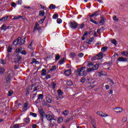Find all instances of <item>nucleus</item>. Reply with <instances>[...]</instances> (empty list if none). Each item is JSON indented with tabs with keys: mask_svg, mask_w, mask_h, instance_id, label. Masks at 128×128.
<instances>
[{
	"mask_svg": "<svg viewBox=\"0 0 128 128\" xmlns=\"http://www.w3.org/2000/svg\"><path fill=\"white\" fill-rule=\"evenodd\" d=\"M24 42H26V38H24L22 39V38L20 37L16 40L13 42V44L14 46H16V44H18V46H22V44H24Z\"/></svg>",
	"mask_w": 128,
	"mask_h": 128,
	"instance_id": "nucleus-1",
	"label": "nucleus"
},
{
	"mask_svg": "<svg viewBox=\"0 0 128 128\" xmlns=\"http://www.w3.org/2000/svg\"><path fill=\"white\" fill-rule=\"evenodd\" d=\"M77 72L78 74V75L80 76H86L88 73L86 72V68L85 67H80L78 69Z\"/></svg>",
	"mask_w": 128,
	"mask_h": 128,
	"instance_id": "nucleus-2",
	"label": "nucleus"
},
{
	"mask_svg": "<svg viewBox=\"0 0 128 128\" xmlns=\"http://www.w3.org/2000/svg\"><path fill=\"white\" fill-rule=\"evenodd\" d=\"M88 68H94V70H97L98 68V64H95L94 65L92 62H88Z\"/></svg>",
	"mask_w": 128,
	"mask_h": 128,
	"instance_id": "nucleus-3",
	"label": "nucleus"
},
{
	"mask_svg": "<svg viewBox=\"0 0 128 128\" xmlns=\"http://www.w3.org/2000/svg\"><path fill=\"white\" fill-rule=\"evenodd\" d=\"M44 118H46L48 120H56L54 118H52V116L50 114H46L44 116Z\"/></svg>",
	"mask_w": 128,
	"mask_h": 128,
	"instance_id": "nucleus-4",
	"label": "nucleus"
},
{
	"mask_svg": "<svg viewBox=\"0 0 128 128\" xmlns=\"http://www.w3.org/2000/svg\"><path fill=\"white\" fill-rule=\"evenodd\" d=\"M44 98V95L42 94H38V98L37 100L35 102L36 104H38L40 102V100H42Z\"/></svg>",
	"mask_w": 128,
	"mask_h": 128,
	"instance_id": "nucleus-5",
	"label": "nucleus"
},
{
	"mask_svg": "<svg viewBox=\"0 0 128 128\" xmlns=\"http://www.w3.org/2000/svg\"><path fill=\"white\" fill-rule=\"evenodd\" d=\"M70 26L71 28H76L78 27V24L74 22H72L70 23Z\"/></svg>",
	"mask_w": 128,
	"mask_h": 128,
	"instance_id": "nucleus-6",
	"label": "nucleus"
},
{
	"mask_svg": "<svg viewBox=\"0 0 128 128\" xmlns=\"http://www.w3.org/2000/svg\"><path fill=\"white\" fill-rule=\"evenodd\" d=\"M39 113L41 116V120L44 122V116L46 114L42 109H39Z\"/></svg>",
	"mask_w": 128,
	"mask_h": 128,
	"instance_id": "nucleus-7",
	"label": "nucleus"
},
{
	"mask_svg": "<svg viewBox=\"0 0 128 128\" xmlns=\"http://www.w3.org/2000/svg\"><path fill=\"white\" fill-rule=\"evenodd\" d=\"M12 76H14V74L12 73L8 74V78H6V82H10Z\"/></svg>",
	"mask_w": 128,
	"mask_h": 128,
	"instance_id": "nucleus-8",
	"label": "nucleus"
},
{
	"mask_svg": "<svg viewBox=\"0 0 128 128\" xmlns=\"http://www.w3.org/2000/svg\"><path fill=\"white\" fill-rule=\"evenodd\" d=\"M98 114L100 116H102V118H106V116H108V115L102 112H97Z\"/></svg>",
	"mask_w": 128,
	"mask_h": 128,
	"instance_id": "nucleus-9",
	"label": "nucleus"
},
{
	"mask_svg": "<svg viewBox=\"0 0 128 128\" xmlns=\"http://www.w3.org/2000/svg\"><path fill=\"white\" fill-rule=\"evenodd\" d=\"M24 124V123H21V124H16L13 126V128H22Z\"/></svg>",
	"mask_w": 128,
	"mask_h": 128,
	"instance_id": "nucleus-10",
	"label": "nucleus"
},
{
	"mask_svg": "<svg viewBox=\"0 0 128 128\" xmlns=\"http://www.w3.org/2000/svg\"><path fill=\"white\" fill-rule=\"evenodd\" d=\"M65 76H70L72 74V70H66L64 72Z\"/></svg>",
	"mask_w": 128,
	"mask_h": 128,
	"instance_id": "nucleus-11",
	"label": "nucleus"
},
{
	"mask_svg": "<svg viewBox=\"0 0 128 128\" xmlns=\"http://www.w3.org/2000/svg\"><path fill=\"white\" fill-rule=\"evenodd\" d=\"M114 112H122V108H114Z\"/></svg>",
	"mask_w": 128,
	"mask_h": 128,
	"instance_id": "nucleus-12",
	"label": "nucleus"
},
{
	"mask_svg": "<svg viewBox=\"0 0 128 128\" xmlns=\"http://www.w3.org/2000/svg\"><path fill=\"white\" fill-rule=\"evenodd\" d=\"M46 100L48 104H52V97H50V96H46Z\"/></svg>",
	"mask_w": 128,
	"mask_h": 128,
	"instance_id": "nucleus-13",
	"label": "nucleus"
},
{
	"mask_svg": "<svg viewBox=\"0 0 128 128\" xmlns=\"http://www.w3.org/2000/svg\"><path fill=\"white\" fill-rule=\"evenodd\" d=\"M106 72H102L98 73V76H106Z\"/></svg>",
	"mask_w": 128,
	"mask_h": 128,
	"instance_id": "nucleus-14",
	"label": "nucleus"
},
{
	"mask_svg": "<svg viewBox=\"0 0 128 128\" xmlns=\"http://www.w3.org/2000/svg\"><path fill=\"white\" fill-rule=\"evenodd\" d=\"M24 122H25L26 124H30V118L26 117L24 119Z\"/></svg>",
	"mask_w": 128,
	"mask_h": 128,
	"instance_id": "nucleus-15",
	"label": "nucleus"
},
{
	"mask_svg": "<svg viewBox=\"0 0 128 128\" xmlns=\"http://www.w3.org/2000/svg\"><path fill=\"white\" fill-rule=\"evenodd\" d=\"M87 80H88V84H94V80L92 79V78H87Z\"/></svg>",
	"mask_w": 128,
	"mask_h": 128,
	"instance_id": "nucleus-16",
	"label": "nucleus"
},
{
	"mask_svg": "<svg viewBox=\"0 0 128 128\" xmlns=\"http://www.w3.org/2000/svg\"><path fill=\"white\" fill-rule=\"evenodd\" d=\"M118 60V62H128V59L124 57H119Z\"/></svg>",
	"mask_w": 128,
	"mask_h": 128,
	"instance_id": "nucleus-17",
	"label": "nucleus"
},
{
	"mask_svg": "<svg viewBox=\"0 0 128 128\" xmlns=\"http://www.w3.org/2000/svg\"><path fill=\"white\" fill-rule=\"evenodd\" d=\"M96 56L98 60H100V58H104V54L102 52H100L96 55Z\"/></svg>",
	"mask_w": 128,
	"mask_h": 128,
	"instance_id": "nucleus-18",
	"label": "nucleus"
},
{
	"mask_svg": "<svg viewBox=\"0 0 128 128\" xmlns=\"http://www.w3.org/2000/svg\"><path fill=\"white\" fill-rule=\"evenodd\" d=\"M64 122V118L62 117L58 118V124H61V122Z\"/></svg>",
	"mask_w": 128,
	"mask_h": 128,
	"instance_id": "nucleus-19",
	"label": "nucleus"
},
{
	"mask_svg": "<svg viewBox=\"0 0 128 128\" xmlns=\"http://www.w3.org/2000/svg\"><path fill=\"white\" fill-rule=\"evenodd\" d=\"M62 114H64V116H68V111L67 110H64L62 112Z\"/></svg>",
	"mask_w": 128,
	"mask_h": 128,
	"instance_id": "nucleus-20",
	"label": "nucleus"
},
{
	"mask_svg": "<svg viewBox=\"0 0 128 128\" xmlns=\"http://www.w3.org/2000/svg\"><path fill=\"white\" fill-rule=\"evenodd\" d=\"M39 15L40 16H44V10H40Z\"/></svg>",
	"mask_w": 128,
	"mask_h": 128,
	"instance_id": "nucleus-21",
	"label": "nucleus"
},
{
	"mask_svg": "<svg viewBox=\"0 0 128 128\" xmlns=\"http://www.w3.org/2000/svg\"><path fill=\"white\" fill-rule=\"evenodd\" d=\"M94 38H90L88 40V44H90L94 42Z\"/></svg>",
	"mask_w": 128,
	"mask_h": 128,
	"instance_id": "nucleus-22",
	"label": "nucleus"
},
{
	"mask_svg": "<svg viewBox=\"0 0 128 128\" xmlns=\"http://www.w3.org/2000/svg\"><path fill=\"white\" fill-rule=\"evenodd\" d=\"M89 68H87V72H92V70H94V68H92V67H88Z\"/></svg>",
	"mask_w": 128,
	"mask_h": 128,
	"instance_id": "nucleus-23",
	"label": "nucleus"
},
{
	"mask_svg": "<svg viewBox=\"0 0 128 128\" xmlns=\"http://www.w3.org/2000/svg\"><path fill=\"white\" fill-rule=\"evenodd\" d=\"M92 125L94 128H96V121H92Z\"/></svg>",
	"mask_w": 128,
	"mask_h": 128,
	"instance_id": "nucleus-24",
	"label": "nucleus"
},
{
	"mask_svg": "<svg viewBox=\"0 0 128 128\" xmlns=\"http://www.w3.org/2000/svg\"><path fill=\"white\" fill-rule=\"evenodd\" d=\"M14 94V91L12 90H10L8 92V96H12Z\"/></svg>",
	"mask_w": 128,
	"mask_h": 128,
	"instance_id": "nucleus-25",
	"label": "nucleus"
},
{
	"mask_svg": "<svg viewBox=\"0 0 128 128\" xmlns=\"http://www.w3.org/2000/svg\"><path fill=\"white\" fill-rule=\"evenodd\" d=\"M20 18H21L23 20H26V22H28V18H26V16H20Z\"/></svg>",
	"mask_w": 128,
	"mask_h": 128,
	"instance_id": "nucleus-26",
	"label": "nucleus"
},
{
	"mask_svg": "<svg viewBox=\"0 0 128 128\" xmlns=\"http://www.w3.org/2000/svg\"><path fill=\"white\" fill-rule=\"evenodd\" d=\"M122 56H128V51L122 52Z\"/></svg>",
	"mask_w": 128,
	"mask_h": 128,
	"instance_id": "nucleus-27",
	"label": "nucleus"
},
{
	"mask_svg": "<svg viewBox=\"0 0 128 128\" xmlns=\"http://www.w3.org/2000/svg\"><path fill=\"white\" fill-rule=\"evenodd\" d=\"M66 58H62V60H60L59 61V64H64V60H65Z\"/></svg>",
	"mask_w": 128,
	"mask_h": 128,
	"instance_id": "nucleus-28",
	"label": "nucleus"
},
{
	"mask_svg": "<svg viewBox=\"0 0 128 128\" xmlns=\"http://www.w3.org/2000/svg\"><path fill=\"white\" fill-rule=\"evenodd\" d=\"M57 92L58 94V96H62V94H64V92L60 90H58Z\"/></svg>",
	"mask_w": 128,
	"mask_h": 128,
	"instance_id": "nucleus-29",
	"label": "nucleus"
},
{
	"mask_svg": "<svg viewBox=\"0 0 128 128\" xmlns=\"http://www.w3.org/2000/svg\"><path fill=\"white\" fill-rule=\"evenodd\" d=\"M12 46H9L7 49L8 52H12Z\"/></svg>",
	"mask_w": 128,
	"mask_h": 128,
	"instance_id": "nucleus-30",
	"label": "nucleus"
},
{
	"mask_svg": "<svg viewBox=\"0 0 128 128\" xmlns=\"http://www.w3.org/2000/svg\"><path fill=\"white\" fill-rule=\"evenodd\" d=\"M56 8V6L55 5L52 4L50 5V6H49V8L50 10H54V8Z\"/></svg>",
	"mask_w": 128,
	"mask_h": 128,
	"instance_id": "nucleus-31",
	"label": "nucleus"
},
{
	"mask_svg": "<svg viewBox=\"0 0 128 128\" xmlns=\"http://www.w3.org/2000/svg\"><path fill=\"white\" fill-rule=\"evenodd\" d=\"M22 50V48H18L16 50V52H20Z\"/></svg>",
	"mask_w": 128,
	"mask_h": 128,
	"instance_id": "nucleus-32",
	"label": "nucleus"
},
{
	"mask_svg": "<svg viewBox=\"0 0 128 128\" xmlns=\"http://www.w3.org/2000/svg\"><path fill=\"white\" fill-rule=\"evenodd\" d=\"M4 68H0V74H4Z\"/></svg>",
	"mask_w": 128,
	"mask_h": 128,
	"instance_id": "nucleus-33",
	"label": "nucleus"
},
{
	"mask_svg": "<svg viewBox=\"0 0 128 128\" xmlns=\"http://www.w3.org/2000/svg\"><path fill=\"white\" fill-rule=\"evenodd\" d=\"M46 69H42V76H46Z\"/></svg>",
	"mask_w": 128,
	"mask_h": 128,
	"instance_id": "nucleus-34",
	"label": "nucleus"
},
{
	"mask_svg": "<svg viewBox=\"0 0 128 128\" xmlns=\"http://www.w3.org/2000/svg\"><path fill=\"white\" fill-rule=\"evenodd\" d=\"M107 50H108V47L104 46L102 48L101 50L102 52H106Z\"/></svg>",
	"mask_w": 128,
	"mask_h": 128,
	"instance_id": "nucleus-35",
	"label": "nucleus"
},
{
	"mask_svg": "<svg viewBox=\"0 0 128 128\" xmlns=\"http://www.w3.org/2000/svg\"><path fill=\"white\" fill-rule=\"evenodd\" d=\"M66 84H68V86H72V82L70 80L69 81L67 82Z\"/></svg>",
	"mask_w": 128,
	"mask_h": 128,
	"instance_id": "nucleus-36",
	"label": "nucleus"
},
{
	"mask_svg": "<svg viewBox=\"0 0 128 128\" xmlns=\"http://www.w3.org/2000/svg\"><path fill=\"white\" fill-rule=\"evenodd\" d=\"M58 18V14H54L52 18H54V20H56Z\"/></svg>",
	"mask_w": 128,
	"mask_h": 128,
	"instance_id": "nucleus-37",
	"label": "nucleus"
},
{
	"mask_svg": "<svg viewBox=\"0 0 128 128\" xmlns=\"http://www.w3.org/2000/svg\"><path fill=\"white\" fill-rule=\"evenodd\" d=\"M30 116H34V118H36L37 116L36 114L32 112H30Z\"/></svg>",
	"mask_w": 128,
	"mask_h": 128,
	"instance_id": "nucleus-38",
	"label": "nucleus"
},
{
	"mask_svg": "<svg viewBox=\"0 0 128 128\" xmlns=\"http://www.w3.org/2000/svg\"><path fill=\"white\" fill-rule=\"evenodd\" d=\"M56 70V66H52V68L50 70L51 72H54Z\"/></svg>",
	"mask_w": 128,
	"mask_h": 128,
	"instance_id": "nucleus-39",
	"label": "nucleus"
},
{
	"mask_svg": "<svg viewBox=\"0 0 128 128\" xmlns=\"http://www.w3.org/2000/svg\"><path fill=\"white\" fill-rule=\"evenodd\" d=\"M98 16V14L97 12H95L94 14L90 15L91 18H92L93 16Z\"/></svg>",
	"mask_w": 128,
	"mask_h": 128,
	"instance_id": "nucleus-40",
	"label": "nucleus"
},
{
	"mask_svg": "<svg viewBox=\"0 0 128 128\" xmlns=\"http://www.w3.org/2000/svg\"><path fill=\"white\" fill-rule=\"evenodd\" d=\"M113 20H114L115 22H118V18H117L116 16H114Z\"/></svg>",
	"mask_w": 128,
	"mask_h": 128,
	"instance_id": "nucleus-41",
	"label": "nucleus"
},
{
	"mask_svg": "<svg viewBox=\"0 0 128 128\" xmlns=\"http://www.w3.org/2000/svg\"><path fill=\"white\" fill-rule=\"evenodd\" d=\"M18 18H20V16H14V18H12L13 20H18Z\"/></svg>",
	"mask_w": 128,
	"mask_h": 128,
	"instance_id": "nucleus-42",
	"label": "nucleus"
},
{
	"mask_svg": "<svg viewBox=\"0 0 128 128\" xmlns=\"http://www.w3.org/2000/svg\"><path fill=\"white\" fill-rule=\"evenodd\" d=\"M22 60V57L21 56H18L17 59H16L15 62H18L20 60Z\"/></svg>",
	"mask_w": 128,
	"mask_h": 128,
	"instance_id": "nucleus-43",
	"label": "nucleus"
},
{
	"mask_svg": "<svg viewBox=\"0 0 128 128\" xmlns=\"http://www.w3.org/2000/svg\"><path fill=\"white\" fill-rule=\"evenodd\" d=\"M87 78H82L80 80L81 82H86V80H87Z\"/></svg>",
	"mask_w": 128,
	"mask_h": 128,
	"instance_id": "nucleus-44",
	"label": "nucleus"
},
{
	"mask_svg": "<svg viewBox=\"0 0 128 128\" xmlns=\"http://www.w3.org/2000/svg\"><path fill=\"white\" fill-rule=\"evenodd\" d=\"M8 18V16L4 17L2 19H1V20H2V22H4V20H6Z\"/></svg>",
	"mask_w": 128,
	"mask_h": 128,
	"instance_id": "nucleus-45",
	"label": "nucleus"
},
{
	"mask_svg": "<svg viewBox=\"0 0 128 128\" xmlns=\"http://www.w3.org/2000/svg\"><path fill=\"white\" fill-rule=\"evenodd\" d=\"M62 20L60 18H58L57 19V23L58 24H62Z\"/></svg>",
	"mask_w": 128,
	"mask_h": 128,
	"instance_id": "nucleus-46",
	"label": "nucleus"
},
{
	"mask_svg": "<svg viewBox=\"0 0 128 128\" xmlns=\"http://www.w3.org/2000/svg\"><path fill=\"white\" fill-rule=\"evenodd\" d=\"M90 22H92V24H98V23L94 21V20L92 19H90Z\"/></svg>",
	"mask_w": 128,
	"mask_h": 128,
	"instance_id": "nucleus-47",
	"label": "nucleus"
},
{
	"mask_svg": "<svg viewBox=\"0 0 128 128\" xmlns=\"http://www.w3.org/2000/svg\"><path fill=\"white\" fill-rule=\"evenodd\" d=\"M70 58H74V56H76V54L74 53H70Z\"/></svg>",
	"mask_w": 128,
	"mask_h": 128,
	"instance_id": "nucleus-48",
	"label": "nucleus"
},
{
	"mask_svg": "<svg viewBox=\"0 0 128 128\" xmlns=\"http://www.w3.org/2000/svg\"><path fill=\"white\" fill-rule=\"evenodd\" d=\"M42 104L44 106H48V102H46L45 100H43L42 102Z\"/></svg>",
	"mask_w": 128,
	"mask_h": 128,
	"instance_id": "nucleus-49",
	"label": "nucleus"
},
{
	"mask_svg": "<svg viewBox=\"0 0 128 128\" xmlns=\"http://www.w3.org/2000/svg\"><path fill=\"white\" fill-rule=\"evenodd\" d=\"M112 42L113 44H114V46H116V40H112Z\"/></svg>",
	"mask_w": 128,
	"mask_h": 128,
	"instance_id": "nucleus-50",
	"label": "nucleus"
},
{
	"mask_svg": "<svg viewBox=\"0 0 128 128\" xmlns=\"http://www.w3.org/2000/svg\"><path fill=\"white\" fill-rule=\"evenodd\" d=\"M11 6H13V8H16V2H13L12 3Z\"/></svg>",
	"mask_w": 128,
	"mask_h": 128,
	"instance_id": "nucleus-51",
	"label": "nucleus"
},
{
	"mask_svg": "<svg viewBox=\"0 0 128 128\" xmlns=\"http://www.w3.org/2000/svg\"><path fill=\"white\" fill-rule=\"evenodd\" d=\"M52 88H56V84L54 82L52 83Z\"/></svg>",
	"mask_w": 128,
	"mask_h": 128,
	"instance_id": "nucleus-52",
	"label": "nucleus"
},
{
	"mask_svg": "<svg viewBox=\"0 0 128 128\" xmlns=\"http://www.w3.org/2000/svg\"><path fill=\"white\" fill-rule=\"evenodd\" d=\"M60 55H57L56 56V60H60Z\"/></svg>",
	"mask_w": 128,
	"mask_h": 128,
	"instance_id": "nucleus-53",
	"label": "nucleus"
},
{
	"mask_svg": "<svg viewBox=\"0 0 128 128\" xmlns=\"http://www.w3.org/2000/svg\"><path fill=\"white\" fill-rule=\"evenodd\" d=\"M92 60H98V56H94L91 58Z\"/></svg>",
	"mask_w": 128,
	"mask_h": 128,
	"instance_id": "nucleus-54",
	"label": "nucleus"
},
{
	"mask_svg": "<svg viewBox=\"0 0 128 128\" xmlns=\"http://www.w3.org/2000/svg\"><path fill=\"white\" fill-rule=\"evenodd\" d=\"M84 53H80L78 54V56L80 57V58H82V56H84Z\"/></svg>",
	"mask_w": 128,
	"mask_h": 128,
	"instance_id": "nucleus-55",
	"label": "nucleus"
},
{
	"mask_svg": "<svg viewBox=\"0 0 128 128\" xmlns=\"http://www.w3.org/2000/svg\"><path fill=\"white\" fill-rule=\"evenodd\" d=\"M33 62H35L36 64H40V62H38V61H36V59H33Z\"/></svg>",
	"mask_w": 128,
	"mask_h": 128,
	"instance_id": "nucleus-56",
	"label": "nucleus"
},
{
	"mask_svg": "<svg viewBox=\"0 0 128 128\" xmlns=\"http://www.w3.org/2000/svg\"><path fill=\"white\" fill-rule=\"evenodd\" d=\"M0 62V64H6V62H4V60L3 59L1 60Z\"/></svg>",
	"mask_w": 128,
	"mask_h": 128,
	"instance_id": "nucleus-57",
	"label": "nucleus"
},
{
	"mask_svg": "<svg viewBox=\"0 0 128 128\" xmlns=\"http://www.w3.org/2000/svg\"><path fill=\"white\" fill-rule=\"evenodd\" d=\"M110 86H114V82L112 80H110Z\"/></svg>",
	"mask_w": 128,
	"mask_h": 128,
	"instance_id": "nucleus-58",
	"label": "nucleus"
},
{
	"mask_svg": "<svg viewBox=\"0 0 128 128\" xmlns=\"http://www.w3.org/2000/svg\"><path fill=\"white\" fill-rule=\"evenodd\" d=\"M18 4H22V0H18V2H17Z\"/></svg>",
	"mask_w": 128,
	"mask_h": 128,
	"instance_id": "nucleus-59",
	"label": "nucleus"
},
{
	"mask_svg": "<svg viewBox=\"0 0 128 128\" xmlns=\"http://www.w3.org/2000/svg\"><path fill=\"white\" fill-rule=\"evenodd\" d=\"M80 26V28L82 29L84 28V23H82Z\"/></svg>",
	"mask_w": 128,
	"mask_h": 128,
	"instance_id": "nucleus-60",
	"label": "nucleus"
},
{
	"mask_svg": "<svg viewBox=\"0 0 128 128\" xmlns=\"http://www.w3.org/2000/svg\"><path fill=\"white\" fill-rule=\"evenodd\" d=\"M126 120H127L126 118H123L122 120V122H126Z\"/></svg>",
	"mask_w": 128,
	"mask_h": 128,
	"instance_id": "nucleus-61",
	"label": "nucleus"
},
{
	"mask_svg": "<svg viewBox=\"0 0 128 128\" xmlns=\"http://www.w3.org/2000/svg\"><path fill=\"white\" fill-rule=\"evenodd\" d=\"M21 54H26V50H22V52H21Z\"/></svg>",
	"mask_w": 128,
	"mask_h": 128,
	"instance_id": "nucleus-62",
	"label": "nucleus"
},
{
	"mask_svg": "<svg viewBox=\"0 0 128 128\" xmlns=\"http://www.w3.org/2000/svg\"><path fill=\"white\" fill-rule=\"evenodd\" d=\"M100 24H104V20H102L100 22Z\"/></svg>",
	"mask_w": 128,
	"mask_h": 128,
	"instance_id": "nucleus-63",
	"label": "nucleus"
},
{
	"mask_svg": "<svg viewBox=\"0 0 128 128\" xmlns=\"http://www.w3.org/2000/svg\"><path fill=\"white\" fill-rule=\"evenodd\" d=\"M6 25H4V24H3V25H2V26H1V28H1V30H4V28H6Z\"/></svg>",
	"mask_w": 128,
	"mask_h": 128,
	"instance_id": "nucleus-64",
	"label": "nucleus"
}]
</instances>
